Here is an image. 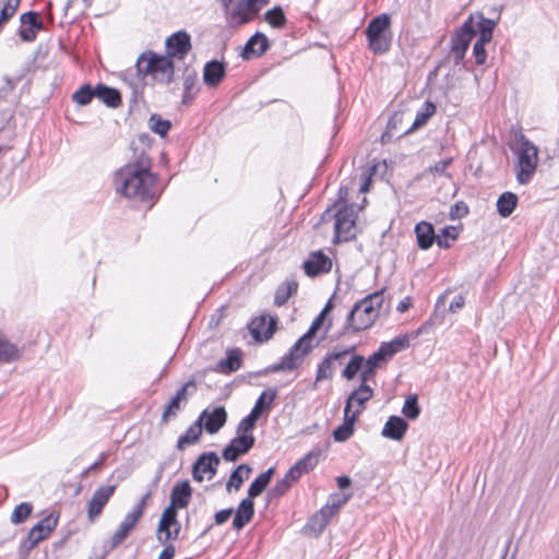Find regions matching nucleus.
Wrapping results in <instances>:
<instances>
[{
    "label": "nucleus",
    "mask_w": 559,
    "mask_h": 559,
    "mask_svg": "<svg viewBox=\"0 0 559 559\" xmlns=\"http://www.w3.org/2000/svg\"><path fill=\"white\" fill-rule=\"evenodd\" d=\"M402 414L411 420H415L420 415V406L416 394L408 395L402 407Z\"/></svg>",
    "instance_id": "nucleus-50"
},
{
    "label": "nucleus",
    "mask_w": 559,
    "mask_h": 559,
    "mask_svg": "<svg viewBox=\"0 0 559 559\" xmlns=\"http://www.w3.org/2000/svg\"><path fill=\"white\" fill-rule=\"evenodd\" d=\"M275 473V467H270L261 473L249 486L248 497L254 499L259 497L270 485Z\"/></svg>",
    "instance_id": "nucleus-40"
},
{
    "label": "nucleus",
    "mask_w": 559,
    "mask_h": 559,
    "mask_svg": "<svg viewBox=\"0 0 559 559\" xmlns=\"http://www.w3.org/2000/svg\"><path fill=\"white\" fill-rule=\"evenodd\" d=\"M403 119V115L400 112H395L388 121L386 130L382 134L381 140L384 143L386 138H391L393 135L392 131L397 128V123H400Z\"/></svg>",
    "instance_id": "nucleus-60"
},
{
    "label": "nucleus",
    "mask_w": 559,
    "mask_h": 559,
    "mask_svg": "<svg viewBox=\"0 0 559 559\" xmlns=\"http://www.w3.org/2000/svg\"><path fill=\"white\" fill-rule=\"evenodd\" d=\"M436 105L430 100H426L420 107V109L417 110L415 120L413 121L412 126L408 129H406L400 136L409 134L416 131L417 129L424 127L428 122V120L436 114Z\"/></svg>",
    "instance_id": "nucleus-34"
},
{
    "label": "nucleus",
    "mask_w": 559,
    "mask_h": 559,
    "mask_svg": "<svg viewBox=\"0 0 559 559\" xmlns=\"http://www.w3.org/2000/svg\"><path fill=\"white\" fill-rule=\"evenodd\" d=\"M415 234L417 238L418 247L421 250H428L436 242L438 247L448 249L451 243L444 241L441 237L436 235L433 225L428 222H419L415 226Z\"/></svg>",
    "instance_id": "nucleus-17"
},
{
    "label": "nucleus",
    "mask_w": 559,
    "mask_h": 559,
    "mask_svg": "<svg viewBox=\"0 0 559 559\" xmlns=\"http://www.w3.org/2000/svg\"><path fill=\"white\" fill-rule=\"evenodd\" d=\"M502 7L491 8L489 13L492 15L491 17H485L483 12H474L471 13L467 20H472V28L476 29V35L478 34V38L481 41H491L493 29L501 16Z\"/></svg>",
    "instance_id": "nucleus-12"
},
{
    "label": "nucleus",
    "mask_w": 559,
    "mask_h": 559,
    "mask_svg": "<svg viewBox=\"0 0 559 559\" xmlns=\"http://www.w3.org/2000/svg\"><path fill=\"white\" fill-rule=\"evenodd\" d=\"M290 475L292 474L289 468L285 476L276 481L273 488L269 491V497L271 499L284 496L289 490V488L300 479V476L297 475V473H294L293 476Z\"/></svg>",
    "instance_id": "nucleus-42"
},
{
    "label": "nucleus",
    "mask_w": 559,
    "mask_h": 559,
    "mask_svg": "<svg viewBox=\"0 0 559 559\" xmlns=\"http://www.w3.org/2000/svg\"><path fill=\"white\" fill-rule=\"evenodd\" d=\"M221 2L225 8L230 25L240 26L247 24L258 15L252 0H221Z\"/></svg>",
    "instance_id": "nucleus-8"
},
{
    "label": "nucleus",
    "mask_w": 559,
    "mask_h": 559,
    "mask_svg": "<svg viewBox=\"0 0 559 559\" xmlns=\"http://www.w3.org/2000/svg\"><path fill=\"white\" fill-rule=\"evenodd\" d=\"M302 267L306 275L316 277L329 273L332 270V260L324 254L323 251L318 250L310 253L309 258L304 262Z\"/></svg>",
    "instance_id": "nucleus-24"
},
{
    "label": "nucleus",
    "mask_w": 559,
    "mask_h": 559,
    "mask_svg": "<svg viewBox=\"0 0 559 559\" xmlns=\"http://www.w3.org/2000/svg\"><path fill=\"white\" fill-rule=\"evenodd\" d=\"M475 36L476 29L472 28V20H466L451 37V56L455 66L462 62Z\"/></svg>",
    "instance_id": "nucleus-11"
},
{
    "label": "nucleus",
    "mask_w": 559,
    "mask_h": 559,
    "mask_svg": "<svg viewBox=\"0 0 559 559\" xmlns=\"http://www.w3.org/2000/svg\"><path fill=\"white\" fill-rule=\"evenodd\" d=\"M202 426L201 420H195L183 435H181L177 440V449L179 451H183L188 445L195 444L199 442L202 436Z\"/></svg>",
    "instance_id": "nucleus-38"
},
{
    "label": "nucleus",
    "mask_w": 559,
    "mask_h": 559,
    "mask_svg": "<svg viewBox=\"0 0 559 559\" xmlns=\"http://www.w3.org/2000/svg\"><path fill=\"white\" fill-rule=\"evenodd\" d=\"M24 353V348H20L16 344L8 338L0 336V362L11 364L19 361Z\"/></svg>",
    "instance_id": "nucleus-35"
},
{
    "label": "nucleus",
    "mask_w": 559,
    "mask_h": 559,
    "mask_svg": "<svg viewBox=\"0 0 559 559\" xmlns=\"http://www.w3.org/2000/svg\"><path fill=\"white\" fill-rule=\"evenodd\" d=\"M141 518L142 516L138 512L132 510L124 516L120 526L130 533Z\"/></svg>",
    "instance_id": "nucleus-61"
},
{
    "label": "nucleus",
    "mask_w": 559,
    "mask_h": 559,
    "mask_svg": "<svg viewBox=\"0 0 559 559\" xmlns=\"http://www.w3.org/2000/svg\"><path fill=\"white\" fill-rule=\"evenodd\" d=\"M166 50L170 59L183 60L191 50V37L186 31H179L166 39Z\"/></svg>",
    "instance_id": "nucleus-18"
},
{
    "label": "nucleus",
    "mask_w": 559,
    "mask_h": 559,
    "mask_svg": "<svg viewBox=\"0 0 559 559\" xmlns=\"http://www.w3.org/2000/svg\"><path fill=\"white\" fill-rule=\"evenodd\" d=\"M115 490L116 485H111L102 486L94 491L87 503V516L91 522H94L102 514L104 507L115 493Z\"/></svg>",
    "instance_id": "nucleus-23"
},
{
    "label": "nucleus",
    "mask_w": 559,
    "mask_h": 559,
    "mask_svg": "<svg viewBox=\"0 0 559 559\" xmlns=\"http://www.w3.org/2000/svg\"><path fill=\"white\" fill-rule=\"evenodd\" d=\"M409 347V337L406 334H401L391 340L390 342L381 343L378 348L383 357L389 361L395 354L403 352Z\"/></svg>",
    "instance_id": "nucleus-32"
},
{
    "label": "nucleus",
    "mask_w": 559,
    "mask_h": 559,
    "mask_svg": "<svg viewBox=\"0 0 559 559\" xmlns=\"http://www.w3.org/2000/svg\"><path fill=\"white\" fill-rule=\"evenodd\" d=\"M298 289V283L296 281H287L280 285L275 292L274 305L281 307L287 302L293 294Z\"/></svg>",
    "instance_id": "nucleus-46"
},
{
    "label": "nucleus",
    "mask_w": 559,
    "mask_h": 559,
    "mask_svg": "<svg viewBox=\"0 0 559 559\" xmlns=\"http://www.w3.org/2000/svg\"><path fill=\"white\" fill-rule=\"evenodd\" d=\"M385 290H386V288L383 287L380 290H377L372 294L367 295L366 297H364L362 304H369V305L373 306L374 310L379 314L380 310L382 309L384 301H385V296H384Z\"/></svg>",
    "instance_id": "nucleus-56"
},
{
    "label": "nucleus",
    "mask_w": 559,
    "mask_h": 559,
    "mask_svg": "<svg viewBox=\"0 0 559 559\" xmlns=\"http://www.w3.org/2000/svg\"><path fill=\"white\" fill-rule=\"evenodd\" d=\"M148 127L154 133L165 136L171 128V122L163 119L158 114H153L148 119Z\"/></svg>",
    "instance_id": "nucleus-51"
},
{
    "label": "nucleus",
    "mask_w": 559,
    "mask_h": 559,
    "mask_svg": "<svg viewBox=\"0 0 559 559\" xmlns=\"http://www.w3.org/2000/svg\"><path fill=\"white\" fill-rule=\"evenodd\" d=\"M254 436H236L223 450V459L235 462L239 456L247 454L254 445Z\"/></svg>",
    "instance_id": "nucleus-21"
},
{
    "label": "nucleus",
    "mask_w": 559,
    "mask_h": 559,
    "mask_svg": "<svg viewBox=\"0 0 559 559\" xmlns=\"http://www.w3.org/2000/svg\"><path fill=\"white\" fill-rule=\"evenodd\" d=\"M407 429L408 424L404 418L392 415L384 424L381 436L391 440L401 441L404 438Z\"/></svg>",
    "instance_id": "nucleus-28"
},
{
    "label": "nucleus",
    "mask_w": 559,
    "mask_h": 559,
    "mask_svg": "<svg viewBox=\"0 0 559 559\" xmlns=\"http://www.w3.org/2000/svg\"><path fill=\"white\" fill-rule=\"evenodd\" d=\"M192 487L189 480L178 481L171 489L170 503L168 507L179 510L189 506L192 498Z\"/></svg>",
    "instance_id": "nucleus-26"
},
{
    "label": "nucleus",
    "mask_w": 559,
    "mask_h": 559,
    "mask_svg": "<svg viewBox=\"0 0 559 559\" xmlns=\"http://www.w3.org/2000/svg\"><path fill=\"white\" fill-rule=\"evenodd\" d=\"M249 329L257 342H266L277 329V318L262 314L250 322Z\"/></svg>",
    "instance_id": "nucleus-19"
},
{
    "label": "nucleus",
    "mask_w": 559,
    "mask_h": 559,
    "mask_svg": "<svg viewBox=\"0 0 559 559\" xmlns=\"http://www.w3.org/2000/svg\"><path fill=\"white\" fill-rule=\"evenodd\" d=\"M312 344H305L304 340L298 341L290 347L280 362L267 367L269 372L292 371L299 367L305 357L312 350Z\"/></svg>",
    "instance_id": "nucleus-9"
},
{
    "label": "nucleus",
    "mask_w": 559,
    "mask_h": 559,
    "mask_svg": "<svg viewBox=\"0 0 559 559\" xmlns=\"http://www.w3.org/2000/svg\"><path fill=\"white\" fill-rule=\"evenodd\" d=\"M221 463V459L215 452L202 453L192 465V477L195 481L201 483L204 479V474H209V479H212Z\"/></svg>",
    "instance_id": "nucleus-15"
},
{
    "label": "nucleus",
    "mask_w": 559,
    "mask_h": 559,
    "mask_svg": "<svg viewBox=\"0 0 559 559\" xmlns=\"http://www.w3.org/2000/svg\"><path fill=\"white\" fill-rule=\"evenodd\" d=\"M138 140L143 146L142 151L138 153L134 142L130 144L133 159L116 171L115 185L118 193L128 199L150 202L152 206L156 200L157 176L151 171L152 158L145 152V147L151 146L152 138L142 133Z\"/></svg>",
    "instance_id": "nucleus-1"
},
{
    "label": "nucleus",
    "mask_w": 559,
    "mask_h": 559,
    "mask_svg": "<svg viewBox=\"0 0 559 559\" xmlns=\"http://www.w3.org/2000/svg\"><path fill=\"white\" fill-rule=\"evenodd\" d=\"M264 20L274 28H283L287 22L285 13L280 5L267 10L264 14Z\"/></svg>",
    "instance_id": "nucleus-49"
},
{
    "label": "nucleus",
    "mask_w": 559,
    "mask_h": 559,
    "mask_svg": "<svg viewBox=\"0 0 559 559\" xmlns=\"http://www.w3.org/2000/svg\"><path fill=\"white\" fill-rule=\"evenodd\" d=\"M226 75V63L224 61L211 60L203 69V81L211 87L217 86Z\"/></svg>",
    "instance_id": "nucleus-29"
},
{
    "label": "nucleus",
    "mask_w": 559,
    "mask_h": 559,
    "mask_svg": "<svg viewBox=\"0 0 559 559\" xmlns=\"http://www.w3.org/2000/svg\"><path fill=\"white\" fill-rule=\"evenodd\" d=\"M357 421L356 414H345L344 423L336 427L333 431V438L336 442H345L348 440L355 431V423Z\"/></svg>",
    "instance_id": "nucleus-39"
},
{
    "label": "nucleus",
    "mask_w": 559,
    "mask_h": 559,
    "mask_svg": "<svg viewBox=\"0 0 559 559\" xmlns=\"http://www.w3.org/2000/svg\"><path fill=\"white\" fill-rule=\"evenodd\" d=\"M58 516L52 513L41 519L35 524L28 532L27 536L22 540L20 545V555L27 557L29 551L41 540L47 538L49 534L57 526Z\"/></svg>",
    "instance_id": "nucleus-7"
},
{
    "label": "nucleus",
    "mask_w": 559,
    "mask_h": 559,
    "mask_svg": "<svg viewBox=\"0 0 559 559\" xmlns=\"http://www.w3.org/2000/svg\"><path fill=\"white\" fill-rule=\"evenodd\" d=\"M32 511L33 506L29 502L17 504L11 514V522L14 524L23 523L31 515Z\"/></svg>",
    "instance_id": "nucleus-54"
},
{
    "label": "nucleus",
    "mask_w": 559,
    "mask_h": 559,
    "mask_svg": "<svg viewBox=\"0 0 559 559\" xmlns=\"http://www.w3.org/2000/svg\"><path fill=\"white\" fill-rule=\"evenodd\" d=\"M362 302L364 298L353 306L343 326L342 335L347 333L349 330H353L354 332L367 330L378 319L379 314L374 310L373 306Z\"/></svg>",
    "instance_id": "nucleus-5"
},
{
    "label": "nucleus",
    "mask_w": 559,
    "mask_h": 559,
    "mask_svg": "<svg viewBox=\"0 0 559 559\" xmlns=\"http://www.w3.org/2000/svg\"><path fill=\"white\" fill-rule=\"evenodd\" d=\"M234 513V510L231 508L223 509L215 513V524L216 525H223L226 523L231 514Z\"/></svg>",
    "instance_id": "nucleus-64"
},
{
    "label": "nucleus",
    "mask_w": 559,
    "mask_h": 559,
    "mask_svg": "<svg viewBox=\"0 0 559 559\" xmlns=\"http://www.w3.org/2000/svg\"><path fill=\"white\" fill-rule=\"evenodd\" d=\"M489 41H481V39H477L473 47V55L475 57V62L477 66H483L486 63L487 60V52L485 49V46Z\"/></svg>",
    "instance_id": "nucleus-58"
},
{
    "label": "nucleus",
    "mask_w": 559,
    "mask_h": 559,
    "mask_svg": "<svg viewBox=\"0 0 559 559\" xmlns=\"http://www.w3.org/2000/svg\"><path fill=\"white\" fill-rule=\"evenodd\" d=\"M257 419L254 415L250 413L243 417L237 426L236 433L237 436H252L251 431L255 428Z\"/></svg>",
    "instance_id": "nucleus-55"
},
{
    "label": "nucleus",
    "mask_w": 559,
    "mask_h": 559,
    "mask_svg": "<svg viewBox=\"0 0 559 559\" xmlns=\"http://www.w3.org/2000/svg\"><path fill=\"white\" fill-rule=\"evenodd\" d=\"M270 47L267 37L260 32L252 35L246 43L241 58L243 60H250L253 57H261Z\"/></svg>",
    "instance_id": "nucleus-27"
},
{
    "label": "nucleus",
    "mask_w": 559,
    "mask_h": 559,
    "mask_svg": "<svg viewBox=\"0 0 559 559\" xmlns=\"http://www.w3.org/2000/svg\"><path fill=\"white\" fill-rule=\"evenodd\" d=\"M197 391V383L193 378L189 379L180 389L177 390L175 396L167 404L162 420L167 423L169 418L176 417L177 412L181 408V402L187 401L188 395Z\"/></svg>",
    "instance_id": "nucleus-22"
},
{
    "label": "nucleus",
    "mask_w": 559,
    "mask_h": 559,
    "mask_svg": "<svg viewBox=\"0 0 559 559\" xmlns=\"http://www.w3.org/2000/svg\"><path fill=\"white\" fill-rule=\"evenodd\" d=\"M468 206L464 201H457L450 209L451 219L463 218L468 214Z\"/></svg>",
    "instance_id": "nucleus-59"
},
{
    "label": "nucleus",
    "mask_w": 559,
    "mask_h": 559,
    "mask_svg": "<svg viewBox=\"0 0 559 559\" xmlns=\"http://www.w3.org/2000/svg\"><path fill=\"white\" fill-rule=\"evenodd\" d=\"M96 97V86L92 87L91 84H84L73 95L72 100L80 106L88 105L93 98Z\"/></svg>",
    "instance_id": "nucleus-48"
},
{
    "label": "nucleus",
    "mask_w": 559,
    "mask_h": 559,
    "mask_svg": "<svg viewBox=\"0 0 559 559\" xmlns=\"http://www.w3.org/2000/svg\"><path fill=\"white\" fill-rule=\"evenodd\" d=\"M352 357L346 367L342 371V377L346 380H353L359 371H362L365 366V357L361 355L350 354Z\"/></svg>",
    "instance_id": "nucleus-47"
},
{
    "label": "nucleus",
    "mask_w": 559,
    "mask_h": 559,
    "mask_svg": "<svg viewBox=\"0 0 559 559\" xmlns=\"http://www.w3.org/2000/svg\"><path fill=\"white\" fill-rule=\"evenodd\" d=\"M368 48L374 55L386 53L392 44L391 16L382 13L371 19L365 29Z\"/></svg>",
    "instance_id": "nucleus-3"
},
{
    "label": "nucleus",
    "mask_w": 559,
    "mask_h": 559,
    "mask_svg": "<svg viewBox=\"0 0 559 559\" xmlns=\"http://www.w3.org/2000/svg\"><path fill=\"white\" fill-rule=\"evenodd\" d=\"M252 473V468L248 464L238 465L230 474L229 479L226 484L227 491L234 487L236 490H239L245 480L250 477Z\"/></svg>",
    "instance_id": "nucleus-43"
},
{
    "label": "nucleus",
    "mask_w": 559,
    "mask_h": 559,
    "mask_svg": "<svg viewBox=\"0 0 559 559\" xmlns=\"http://www.w3.org/2000/svg\"><path fill=\"white\" fill-rule=\"evenodd\" d=\"M241 365V352L237 348L228 349L227 357L225 359H221L212 370L229 374L239 370Z\"/></svg>",
    "instance_id": "nucleus-31"
},
{
    "label": "nucleus",
    "mask_w": 559,
    "mask_h": 559,
    "mask_svg": "<svg viewBox=\"0 0 559 559\" xmlns=\"http://www.w3.org/2000/svg\"><path fill=\"white\" fill-rule=\"evenodd\" d=\"M276 397H277L276 389L269 388V389L264 390L258 397L250 414L254 415V417L257 419H259L264 413H269L271 411Z\"/></svg>",
    "instance_id": "nucleus-33"
},
{
    "label": "nucleus",
    "mask_w": 559,
    "mask_h": 559,
    "mask_svg": "<svg viewBox=\"0 0 559 559\" xmlns=\"http://www.w3.org/2000/svg\"><path fill=\"white\" fill-rule=\"evenodd\" d=\"M352 353H356V346L354 345L349 347H334L333 350L328 353L321 360V362L318 365L316 382L332 379L334 371V359L345 358Z\"/></svg>",
    "instance_id": "nucleus-14"
},
{
    "label": "nucleus",
    "mask_w": 559,
    "mask_h": 559,
    "mask_svg": "<svg viewBox=\"0 0 559 559\" xmlns=\"http://www.w3.org/2000/svg\"><path fill=\"white\" fill-rule=\"evenodd\" d=\"M178 510L166 507L158 522L157 537L163 544L178 538L181 524L178 521Z\"/></svg>",
    "instance_id": "nucleus-13"
},
{
    "label": "nucleus",
    "mask_w": 559,
    "mask_h": 559,
    "mask_svg": "<svg viewBox=\"0 0 559 559\" xmlns=\"http://www.w3.org/2000/svg\"><path fill=\"white\" fill-rule=\"evenodd\" d=\"M319 456L320 451H310L290 467V474L297 473L301 477L302 474L309 473L318 465Z\"/></svg>",
    "instance_id": "nucleus-41"
},
{
    "label": "nucleus",
    "mask_w": 559,
    "mask_h": 559,
    "mask_svg": "<svg viewBox=\"0 0 559 559\" xmlns=\"http://www.w3.org/2000/svg\"><path fill=\"white\" fill-rule=\"evenodd\" d=\"M254 515V502L253 499L247 497L240 501L235 516L233 520V528L236 531L242 530Z\"/></svg>",
    "instance_id": "nucleus-30"
},
{
    "label": "nucleus",
    "mask_w": 559,
    "mask_h": 559,
    "mask_svg": "<svg viewBox=\"0 0 559 559\" xmlns=\"http://www.w3.org/2000/svg\"><path fill=\"white\" fill-rule=\"evenodd\" d=\"M518 154L516 180L521 185H527L534 176L538 163V148L524 134H520L518 148H513Z\"/></svg>",
    "instance_id": "nucleus-4"
},
{
    "label": "nucleus",
    "mask_w": 559,
    "mask_h": 559,
    "mask_svg": "<svg viewBox=\"0 0 559 559\" xmlns=\"http://www.w3.org/2000/svg\"><path fill=\"white\" fill-rule=\"evenodd\" d=\"M373 397V390L367 383L360 382L359 386L355 389L347 397L344 413L356 414L357 418L365 411L366 403Z\"/></svg>",
    "instance_id": "nucleus-16"
},
{
    "label": "nucleus",
    "mask_w": 559,
    "mask_h": 559,
    "mask_svg": "<svg viewBox=\"0 0 559 559\" xmlns=\"http://www.w3.org/2000/svg\"><path fill=\"white\" fill-rule=\"evenodd\" d=\"M198 81V74L194 70L188 71L183 78V94L181 104L189 106L192 104L195 93L193 92Z\"/></svg>",
    "instance_id": "nucleus-45"
},
{
    "label": "nucleus",
    "mask_w": 559,
    "mask_h": 559,
    "mask_svg": "<svg viewBox=\"0 0 559 559\" xmlns=\"http://www.w3.org/2000/svg\"><path fill=\"white\" fill-rule=\"evenodd\" d=\"M518 195L513 192H503L497 200V212L501 217H509L518 205Z\"/></svg>",
    "instance_id": "nucleus-44"
},
{
    "label": "nucleus",
    "mask_w": 559,
    "mask_h": 559,
    "mask_svg": "<svg viewBox=\"0 0 559 559\" xmlns=\"http://www.w3.org/2000/svg\"><path fill=\"white\" fill-rule=\"evenodd\" d=\"M348 500L347 496L332 501L323 506L316 514H313L306 523L304 530L306 533L318 536L321 534L330 520L337 513L338 509Z\"/></svg>",
    "instance_id": "nucleus-10"
},
{
    "label": "nucleus",
    "mask_w": 559,
    "mask_h": 559,
    "mask_svg": "<svg viewBox=\"0 0 559 559\" xmlns=\"http://www.w3.org/2000/svg\"><path fill=\"white\" fill-rule=\"evenodd\" d=\"M96 98L102 100L106 106L117 108L121 105V94L117 88L103 83L96 85Z\"/></svg>",
    "instance_id": "nucleus-36"
},
{
    "label": "nucleus",
    "mask_w": 559,
    "mask_h": 559,
    "mask_svg": "<svg viewBox=\"0 0 559 559\" xmlns=\"http://www.w3.org/2000/svg\"><path fill=\"white\" fill-rule=\"evenodd\" d=\"M22 27L19 29V36L23 41L32 43L36 39L37 33L44 29L40 13L28 11L20 16Z\"/></svg>",
    "instance_id": "nucleus-20"
},
{
    "label": "nucleus",
    "mask_w": 559,
    "mask_h": 559,
    "mask_svg": "<svg viewBox=\"0 0 559 559\" xmlns=\"http://www.w3.org/2000/svg\"><path fill=\"white\" fill-rule=\"evenodd\" d=\"M129 535V532L119 525L115 534L104 543L103 557L107 556L110 551L116 549Z\"/></svg>",
    "instance_id": "nucleus-52"
},
{
    "label": "nucleus",
    "mask_w": 559,
    "mask_h": 559,
    "mask_svg": "<svg viewBox=\"0 0 559 559\" xmlns=\"http://www.w3.org/2000/svg\"><path fill=\"white\" fill-rule=\"evenodd\" d=\"M21 0H0V21L5 24L15 15Z\"/></svg>",
    "instance_id": "nucleus-53"
},
{
    "label": "nucleus",
    "mask_w": 559,
    "mask_h": 559,
    "mask_svg": "<svg viewBox=\"0 0 559 559\" xmlns=\"http://www.w3.org/2000/svg\"><path fill=\"white\" fill-rule=\"evenodd\" d=\"M197 420H201V426L207 433L214 435L226 424L227 412L223 406H217L212 412L204 409Z\"/></svg>",
    "instance_id": "nucleus-25"
},
{
    "label": "nucleus",
    "mask_w": 559,
    "mask_h": 559,
    "mask_svg": "<svg viewBox=\"0 0 559 559\" xmlns=\"http://www.w3.org/2000/svg\"><path fill=\"white\" fill-rule=\"evenodd\" d=\"M136 73L141 76L152 75L159 83L174 81L175 64L169 56H159L152 50L144 51L136 60Z\"/></svg>",
    "instance_id": "nucleus-2"
},
{
    "label": "nucleus",
    "mask_w": 559,
    "mask_h": 559,
    "mask_svg": "<svg viewBox=\"0 0 559 559\" xmlns=\"http://www.w3.org/2000/svg\"><path fill=\"white\" fill-rule=\"evenodd\" d=\"M438 236L441 237L444 241H448L452 245V242L456 240L459 234L455 227L445 226L441 229V235Z\"/></svg>",
    "instance_id": "nucleus-62"
},
{
    "label": "nucleus",
    "mask_w": 559,
    "mask_h": 559,
    "mask_svg": "<svg viewBox=\"0 0 559 559\" xmlns=\"http://www.w3.org/2000/svg\"><path fill=\"white\" fill-rule=\"evenodd\" d=\"M388 362L383 355L379 352H374L367 359H365V368L360 372V382L367 383L376 376V369L381 367L382 364Z\"/></svg>",
    "instance_id": "nucleus-37"
},
{
    "label": "nucleus",
    "mask_w": 559,
    "mask_h": 559,
    "mask_svg": "<svg viewBox=\"0 0 559 559\" xmlns=\"http://www.w3.org/2000/svg\"><path fill=\"white\" fill-rule=\"evenodd\" d=\"M334 243L349 241L356 237L357 213L353 204L345 203L334 213Z\"/></svg>",
    "instance_id": "nucleus-6"
},
{
    "label": "nucleus",
    "mask_w": 559,
    "mask_h": 559,
    "mask_svg": "<svg viewBox=\"0 0 559 559\" xmlns=\"http://www.w3.org/2000/svg\"><path fill=\"white\" fill-rule=\"evenodd\" d=\"M452 158L437 162L433 166L429 167V171L439 176L445 175V169L451 165Z\"/></svg>",
    "instance_id": "nucleus-63"
},
{
    "label": "nucleus",
    "mask_w": 559,
    "mask_h": 559,
    "mask_svg": "<svg viewBox=\"0 0 559 559\" xmlns=\"http://www.w3.org/2000/svg\"><path fill=\"white\" fill-rule=\"evenodd\" d=\"M325 317H322V314L319 313L312 321L309 330L299 338L304 340L305 344H311L312 338L314 337L316 333L321 329Z\"/></svg>",
    "instance_id": "nucleus-57"
}]
</instances>
